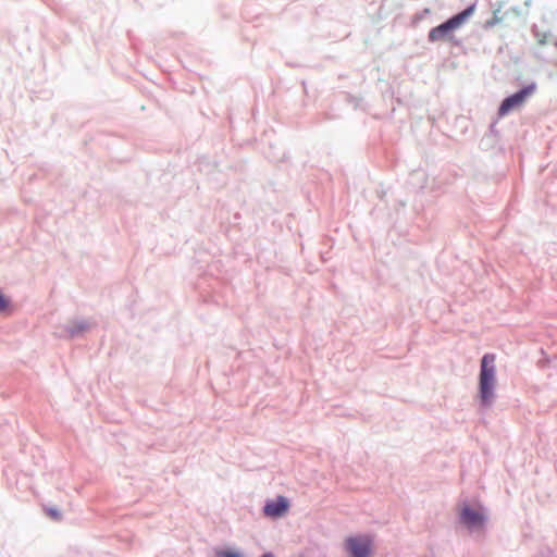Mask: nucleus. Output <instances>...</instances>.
I'll return each mask as SVG.
<instances>
[{"label": "nucleus", "instance_id": "nucleus-1", "mask_svg": "<svg viewBox=\"0 0 557 557\" xmlns=\"http://www.w3.org/2000/svg\"><path fill=\"white\" fill-rule=\"evenodd\" d=\"M496 357L494 354H485L481 359L479 375V397L483 406H491L494 399L496 386Z\"/></svg>", "mask_w": 557, "mask_h": 557}, {"label": "nucleus", "instance_id": "nucleus-4", "mask_svg": "<svg viewBox=\"0 0 557 557\" xmlns=\"http://www.w3.org/2000/svg\"><path fill=\"white\" fill-rule=\"evenodd\" d=\"M345 546L351 557H369L372 540L367 535L350 536L345 541Z\"/></svg>", "mask_w": 557, "mask_h": 557}, {"label": "nucleus", "instance_id": "nucleus-5", "mask_svg": "<svg viewBox=\"0 0 557 557\" xmlns=\"http://www.w3.org/2000/svg\"><path fill=\"white\" fill-rule=\"evenodd\" d=\"M288 507V500L284 496H278L275 500L267 503L263 511L268 517L277 518L287 512Z\"/></svg>", "mask_w": 557, "mask_h": 557}, {"label": "nucleus", "instance_id": "nucleus-11", "mask_svg": "<svg viewBox=\"0 0 557 557\" xmlns=\"http://www.w3.org/2000/svg\"><path fill=\"white\" fill-rule=\"evenodd\" d=\"M261 557H272V555L268 553V554H263Z\"/></svg>", "mask_w": 557, "mask_h": 557}, {"label": "nucleus", "instance_id": "nucleus-9", "mask_svg": "<svg viewBox=\"0 0 557 557\" xmlns=\"http://www.w3.org/2000/svg\"><path fill=\"white\" fill-rule=\"evenodd\" d=\"M499 10H494L493 18L486 22L487 26H493L496 23L502 21V17L498 16Z\"/></svg>", "mask_w": 557, "mask_h": 557}, {"label": "nucleus", "instance_id": "nucleus-6", "mask_svg": "<svg viewBox=\"0 0 557 557\" xmlns=\"http://www.w3.org/2000/svg\"><path fill=\"white\" fill-rule=\"evenodd\" d=\"M461 521L469 528L480 527L483 524V515L475 509L465 506L460 513Z\"/></svg>", "mask_w": 557, "mask_h": 557}, {"label": "nucleus", "instance_id": "nucleus-10", "mask_svg": "<svg viewBox=\"0 0 557 557\" xmlns=\"http://www.w3.org/2000/svg\"><path fill=\"white\" fill-rule=\"evenodd\" d=\"M7 307H8V301L5 300L3 295L0 293V312L4 311Z\"/></svg>", "mask_w": 557, "mask_h": 557}, {"label": "nucleus", "instance_id": "nucleus-2", "mask_svg": "<svg viewBox=\"0 0 557 557\" xmlns=\"http://www.w3.org/2000/svg\"><path fill=\"white\" fill-rule=\"evenodd\" d=\"M473 10L474 5H471L468 9L463 10L462 12L450 17L445 23L432 28L429 33V40L431 42L453 40L454 32L466 22V20L470 16Z\"/></svg>", "mask_w": 557, "mask_h": 557}, {"label": "nucleus", "instance_id": "nucleus-8", "mask_svg": "<svg viewBox=\"0 0 557 557\" xmlns=\"http://www.w3.org/2000/svg\"><path fill=\"white\" fill-rule=\"evenodd\" d=\"M216 555L218 557H242L239 553L233 550H221Z\"/></svg>", "mask_w": 557, "mask_h": 557}, {"label": "nucleus", "instance_id": "nucleus-3", "mask_svg": "<svg viewBox=\"0 0 557 557\" xmlns=\"http://www.w3.org/2000/svg\"><path fill=\"white\" fill-rule=\"evenodd\" d=\"M534 89H535V86L534 85H530V86H527V87L522 88L518 92L507 97L502 102V104H500V107L498 109V115L499 116H505L510 111L519 109L520 107H522L523 103L525 102V100L528 99V97H530L534 92Z\"/></svg>", "mask_w": 557, "mask_h": 557}, {"label": "nucleus", "instance_id": "nucleus-7", "mask_svg": "<svg viewBox=\"0 0 557 557\" xmlns=\"http://www.w3.org/2000/svg\"><path fill=\"white\" fill-rule=\"evenodd\" d=\"M47 516H49L53 520H60L61 519V512L55 508H48L46 509Z\"/></svg>", "mask_w": 557, "mask_h": 557}]
</instances>
